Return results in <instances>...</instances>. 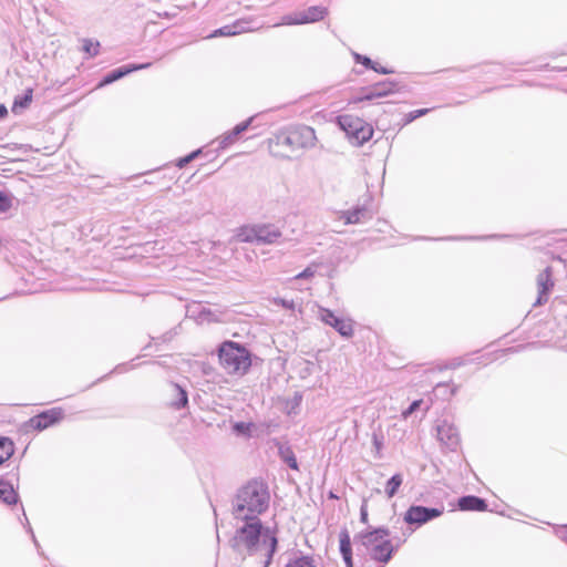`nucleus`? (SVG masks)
Here are the masks:
<instances>
[{"instance_id": "nucleus-31", "label": "nucleus", "mask_w": 567, "mask_h": 567, "mask_svg": "<svg viewBox=\"0 0 567 567\" xmlns=\"http://www.w3.org/2000/svg\"><path fill=\"white\" fill-rule=\"evenodd\" d=\"M12 202L10 196L6 193L0 192V212H7L11 208Z\"/></svg>"}, {"instance_id": "nucleus-1", "label": "nucleus", "mask_w": 567, "mask_h": 567, "mask_svg": "<svg viewBox=\"0 0 567 567\" xmlns=\"http://www.w3.org/2000/svg\"><path fill=\"white\" fill-rule=\"evenodd\" d=\"M233 538L230 546L234 551L243 557L261 555L270 558L276 550L277 539L270 533L262 534V525L259 518L245 519Z\"/></svg>"}, {"instance_id": "nucleus-11", "label": "nucleus", "mask_w": 567, "mask_h": 567, "mask_svg": "<svg viewBox=\"0 0 567 567\" xmlns=\"http://www.w3.org/2000/svg\"><path fill=\"white\" fill-rule=\"evenodd\" d=\"M442 511L437 508H427L423 506H412L405 513V520L410 524H424L432 518L442 515Z\"/></svg>"}, {"instance_id": "nucleus-32", "label": "nucleus", "mask_w": 567, "mask_h": 567, "mask_svg": "<svg viewBox=\"0 0 567 567\" xmlns=\"http://www.w3.org/2000/svg\"><path fill=\"white\" fill-rule=\"evenodd\" d=\"M315 275V269L312 267H307L303 271L296 275L295 279H307L311 278Z\"/></svg>"}, {"instance_id": "nucleus-21", "label": "nucleus", "mask_w": 567, "mask_h": 567, "mask_svg": "<svg viewBox=\"0 0 567 567\" xmlns=\"http://www.w3.org/2000/svg\"><path fill=\"white\" fill-rule=\"evenodd\" d=\"M0 499L8 505H14L18 502V493L12 484L4 480H0Z\"/></svg>"}, {"instance_id": "nucleus-34", "label": "nucleus", "mask_w": 567, "mask_h": 567, "mask_svg": "<svg viewBox=\"0 0 567 567\" xmlns=\"http://www.w3.org/2000/svg\"><path fill=\"white\" fill-rule=\"evenodd\" d=\"M421 404V400L414 401L406 411L403 412V416L406 417L410 415L413 411H415Z\"/></svg>"}, {"instance_id": "nucleus-24", "label": "nucleus", "mask_w": 567, "mask_h": 567, "mask_svg": "<svg viewBox=\"0 0 567 567\" xmlns=\"http://www.w3.org/2000/svg\"><path fill=\"white\" fill-rule=\"evenodd\" d=\"M82 42V50L86 54L87 59L99 55L101 47L99 41H94L92 39H83Z\"/></svg>"}, {"instance_id": "nucleus-3", "label": "nucleus", "mask_w": 567, "mask_h": 567, "mask_svg": "<svg viewBox=\"0 0 567 567\" xmlns=\"http://www.w3.org/2000/svg\"><path fill=\"white\" fill-rule=\"evenodd\" d=\"M269 494L266 485L259 481H250L243 486L235 499L233 516L236 520L258 518L268 507Z\"/></svg>"}, {"instance_id": "nucleus-30", "label": "nucleus", "mask_w": 567, "mask_h": 567, "mask_svg": "<svg viewBox=\"0 0 567 567\" xmlns=\"http://www.w3.org/2000/svg\"><path fill=\"white\" fill-rule=\"evenodd\" d=\"M254 423L238 422L234 425V431L241 435H249Z\"/></svg>"}, {"instance_id": "nucleus-19", "label": "nucleus", "mask_w": 567, "mask_h": 567, "mask_svg": "<svg viewBox=\"0 0 567 567\" xmlns=\"http://www.w3.org/2000/svg\"><path fill=\"white\" fill-rule=\"evenodd\" d=\"M339 542H340V551H341V555L343 557V560H344L347 567H353L351 539H350L349 532L347 529H343L340 532Z\"/></svg>"}, {"instance_id": "nucleus-28", "label": "nucleus", "mask_w": 567, "mask_h": 567, "mask_svg": "<svg viewBox=\"0 0 567 567\" xmlns=\"http://www.w3.org/2000/svg\"><path fill=\"white\" fill-rule=\"evenodd\" d=\"M239 32H240V30L237 29L236 24L225 25V27H221V28L215 30L214 33L212 34V37H218V35L229 37V35H235Z\"/></svg>"}, {"instance_id": "nucleus-29", "label": "nucleus", "mask_w": 567, "mask_h": 567, "mask_svg": "<svg viewBox=\"0 0 567 567\" xmlns=\"http://www.w3.org/2000/svg\"><path fill=\"white\" fill-rule=\"evenodd\" d=\"M431 111V109H420V110H415V111H412L410 112L404 118H403V123L402 125H406L409 124L410 122L414 121L415 118L422 116V115H425L427 114L429 112Z\"/></svg>"}, {"instance_id": "nucleus-2", "label": "nucleus", "mask_w": 567, "mask_h": 567, "mask_svg": "<svg viewBox=\"0 0 567 567\" xmlns=\"http://www.w3.org/2000/svg\"><path fill=\"white\" fill-rule=\"evenodd\" d=\"M316 140L312 127L290 126L275 133L268 140V150L275 157L290 158L297 152L312 147Z\"/></svg>"}, {"instance_id": "nucleus-9", "label": "nucleus", "mask_w": 567, "mask_h": 567, "mask_svg": "<svg viewBox=\"0 0 567 567\" xmlns=\"http://www.w3.org/2000/svg\"><path fill=\"white\" fill-rule=\"evenodd\" d=\"M64 417V410L62 408H52L32 416L27 425L29 429L34 431H43Z\"/></svg>"}, {"instance_id": "nucleus-20", "label": "nucleus", "mask_w": 567, "mask_h": 567, "mask_svg": "<svg viewBox=\"0 0 567 567\" xmlns=\"http://www.w3.org/2000/svg\"><path fill=\"white\" fill-rule=\"evenodd\" d=\"M171 394H172V399L169 401V405L172 408L179 410L187 405V403H188L187 392L182 386H179L176 383H173L171 386Z\"/></svg>"}, {"instance_id": "nucleus-27", "label": "nucleus", "mask_w": 567, "mask_h": 567, "mask_svg": "<svg viewBox=\"0 0 567 567\" xmlns=\"http://www.w3.org/2000/svg\"><path fill=\"white\" fill-rule=\"evenodd\" d=\"M351 54H352L355 63L362 64L365 69L378 71L377 63L373 62L369 56L360 54L354 51H352Z\"/></svg>"}, {"instance_id": "nucleus-26", "label": "nucleus", "mask_w": 567, "mask_h": 567, "mask_svg": "<svg viewBox=\"0 0 567 567\" xmlns=\"http://www.w3.org/2000/svg\"><path fill=\"white\" fill-rule=\"evenodd\" d=\"M285 567H317L312 557L300 556L291 558Z\"/></svg>"}, {"instance_id": "nucleus-7", "label": "nucleus", "mask_w": 567, "mask_h": 567, "mask_svg": "<svg viewBox=\"0 0 567 567\" xmlns=\"http://www.w3.org/2000/svg\"><path fill=\"white\" fill-rule=\"evenodd\" d=\"M372 559L386 563L390 559V540L385 529H375L363 536Z\"/></svg>"}, {"instance_id": "nucleus-33", "label": "nucleus", "mask_w": 567, "mask_h": 567, "mask_svg": "<svg viewBox=\"0 0 567 567\" xmlns=\"http://www.w3.org/2000/svg\"><path fill=\"white\" fill-rule=\"evenodd\" d=\"M172 167L173 166H171L169 164H166L162 167H157L155 169L148 171V172H146V174L156 173V172H161V171H167ZM143 175H145V173L135 174V175H132L131 177L137 178V177H142Z\"/></svg>"}, {"instance_id": "nucleus-14", "label": "nucleus", "mask_w": 567, "mask_h": 567, "mask_svg": "<svg viewBox=\"0 0 567 567\" xmlns=\"http://www.w3.org/2000/svg\"><path fill=\"white\" fill-rule=\"evenodd\" d=\"M554 288V280L551 276V269L548 267L543 270L537 277V291L538 297L536 300V305H543L547 302L548 295Z\"/></svg>"}, {"instance_id": "nucleus-5", "label": "nucleus", "mask_w": 567, "mask_h": 567, "mask_svg": "<svg viewBox=\"0 0 567 567\" xmlns=\"http://www.w3.org/2000/svg\"><path fill=\"white\" fill-rule=\"evenodd\" d=\"M280 237V229L271 224L244 225L235 234L238 243L274 244Z\"/></svg>"}, {"instance_id": "nucleus-38", "label": "nucleus", "mask_w": 567, "mask_h": 567, "mask_svg": "<svg viewBox=\"0 0 567 567\" xmlns=\"http://www.w3.org/2000/svg\"><path fill=\"white\" fill-rule=\"evenodd\" d=\"M377 69H378V73H381V74H389L390 73V69H388L386 66H379L377 64Z\"/></svg>"}, {"instance_id": "nucleus-17", "label": "nucleus", "mask_w": 567, "mask_h": 567, "mask_svg": "<svg viewBox=\"0 0 567 567\" xmlns=\"http://www.w3.org/2000/svg\"><path fill=\"white\" fill-rule=\"evenodd\" d=\"M390 93V83L383 82L374 86L362 90L359 101H373L374 99L386 96Z\"/></svg>"}, {"instance_id": "nucleus-37", "label": "nucleus", "mask_w": 567, "mask_h": 567, "mask_svg": "<svg viewBox=\"0 0 567 567\" xmlns=\"http://www.w3.org/2000/svg\"><path fill=\"white\" fill-rule=\"evenodd\" d=\"M8 115V110L4 104H0V120Z\"/></svg>"}, {"instance_id": "nucleus-18", "label": "nucleus", "mask_w": 567, "mask_h": 567, "mask_svg": "<svg viewBox=\"0 0 567 567\" xmlns=\"http://www.w3.org/2000/svg\"><path fill=\"white\" fill-rule=\"evenodd\" d=\"M458 508L461 511L485 512L487 504L483 498L470 495L458 499Z\"/></svg>"}, {"instance_id": "nucleus-6", "label": "nucleus", "mask_w": 567, "mask_h": 567, "mask_svg": "<svg viewBox=\"0 0 567 567\" xmlns=\"http://www.w3.org/2000/svg\"><path fill=\"white\" fill-rule=\"evenodd\" d=\"M337 122L352 145L360 146L372 137V126L358 116L342 114Z\"/></svg>"}, {"instance_id": "nucleus-8", "label": "nucleus", "mask_w": 567, "mask_h": 567, "mask_svg": "<svg viewBox=\"0 0 567 567\" xmlns=\"http://www.w3.org/2000/svg\"><path fill=\"white\" fill-rule=\"evenodd\" d=\"M327 14L328 9L326 7L312 6L293 14L284 16L280 24L292 25L313 23L323 20Z\"/></svg>"}, {"instance_id": "nucleus-10", "label": "nucleus", "mask_w": 567, "mask_h": 567, "mask_svg": "<svg viewBox=\"0 0 567 567\" xmlns=\"http://www.w3.org/2000/svg\"><path fill=\"white\" fill-rule=\"evenodd\" d=\"M199 157H205L206 158V162L202 163L200 166H203V167L208 166L209 167L208 169L202 172L203 176L207 177V176H209L210 174H213L215 172V167H214L215 165L212 162L216 157V155H215V151H213V150L204 151V148H198L196 151H193L188 155H186L184 157H181L176 162L174 167L182 168V167L186 166L188 163H190V162H193V161H195V159H197Z\"/></svg>"}, {"instance_id": "nucleus-16", "label": "nucleus", "mask_w": 567, "mask_h": 567, "mask_svg": "<svg viewBox=\"0 0 567 567\" xmlns=\"http://www.w3.org/2000/svg\"><path fill=\"white\" fill-rule=\"evenodd\" d=\"M254 117H249L248 120L237 124L230 132L225 133L218 138V148H226L231 145L238 136L244 133L249 125L251 124Z\"/></svg>"}, {"instance_id": "nucleus-25", "label": "nucleus", "mask_w": 567, "mask_h": 567, "mask_svg": "<svg viewBox=\"0 0 567 567\" xmlns=\"http://www.w3.org/2000/svg\"><path fill=\"white\" fill-rule=\"evenodd\" d=\"M279 454H280L281 458L284 460V462H286L290 468L298 471L297 458L295 456L293 451L290 447L281 446L279 449Z\"/></svg>"}, {"instance_id": "nucleus-13", "label": "nucleus", "mask_w": 567, "mask_h": 567, "mask_svg": "<svg viewBox=\"0 0 567 567\" xmlns=\"http://www.w3.org/2000/svg\"><path fill=\"white\" fill-rule=\"evenodd\" d=\"M322 321L333 327L341 336L351 337L353 334V323L349 319L338 318L330 310H322Z\"/></svg>"}, {"instance_id": "nucleus-22", "label": "nucleus", "mask_w": 567, "mask_h": 567, "mask_svg": "<svg viewBox=\"0 0 567 567\" xmlns=\"http://www.w3.org/2000/svg\"><path fill=\"white\" fill-rule=\"evenodd\" d=\"M32 97H33L32 89H27L22 95L16 96V99L13 101V105H12V112L18 114V113H20L21 110L27 109L31 104Z\"/></svg>"}, {"instance_id": "nucleus-35", "label": "nucleus", "mask_w": 567, "mask_h": 567, "mask_svg": "<svg viewBox=\"0 0 567 567\" xmlns=\"http://www.w3.org/2000/svg\"><path fill=\"white\" fill-rule=\"evenodd\" d=\"M421 404V400L414 401L406 411L403 412V416L406 417L410 415L413 411H415Z\"/></svg>"}, {"instance_id": "nucleus-36", "label": "nucleus", "mask_w": 567, "mask_h": 567, "mask_svg": "<svg viewBox=\"0 0 567 567\" xmlns=\"http://www.w3.org/2000/svg\"><path fill=\"white\" fill-rule=\"evenodd\" d=\"M402 483V478L400 475L392 476V495L395 492V488L399 487Z\"/></svg>"}, {"instance_id": "nucleus-12", "label": "nucleus", "mask_w": 567, "mask_h": 567, "mask_svg": "<svg viewBox=\"0 0 567 567\" xmlns=\"http://www.w3.org/2000/svg\"><path fill=\"white\" fill-rule=\"evenodd\" d=\"M151 66V63H141V64H126L120 68H116L109 73H106L101 82L99 83V87L112 84L113 82L121 80L122 78L128 75L130 73L138 70H144Z\"/></svg>"}, {"instance_id": "nucleus-23", "label": "nucleus", "mask_w": 567, "mask_h": 567, "mask_svg": "<svg viewBox=\"0 0 567 567\" xmlns=\"http://www.w3.org/2000/svg\"><path fill=\"white\" fill-rule=\"evenodd\" d=\"M14 453V443L11 439L0 436V465L7 462Z\"/></svg>"}, {"instance_id": "nucleus-15", "label": "nucleus", "mask_w": 567, "mask_h": 567, "mask_svg": "<svg viewBox=\"0 0 567 567\" xmlns=\"http://www.w3.org/2000/svg\"><path fill=\"white\" fill-rule=\"evenodd\" d=\"M337 217L344 226L360 224L371 218L369 210L363 206L337 212Z\"/></svg>"}, {"instance_id": "nucleus-4", "label": "nucleus", "mask_w": 567, "mask_h": 567, "mask_svg": "<svg viewBox=\"0 0 567 567\" xmlns=\"http://www.w3.org/2000/svg\"><path fill=\"white\" fill-rule=\"evenodd\" d=\"M218 358L221 368L233 375H245L251 367V355L241 344L234 341H225L218 349Z\"/></svg>"}]
</instances>
